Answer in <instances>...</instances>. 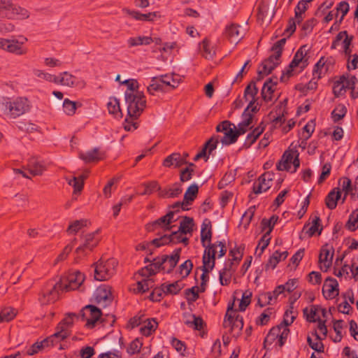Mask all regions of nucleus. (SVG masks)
Returning <instances> with one entry per match:
<instances>
[{
  "instance_id": "nucleus-1",
  "label": "nucleus",
  "mask_w": 358,
  "mask_h": 358,
  "mask_svg": "<svg viewBox=\"0 0 358 358\" xmlns=\"http://www.w3.org/2000/svg\"><path fill=\"white\" fill-rule=\"evenodd\" d=\"M31 106L27 99L18 97L13 101L8 98L0 100V115L10 118H16L30 110Z\"/></svg>"
},
{
  "instance_id": "nucleus-2",
  "label": "nucleus",
  "mask_w": 358,
  "mask_h": 358,
  "mask_svg": "<svg viewBox=\"0 0 358 358\" xmlns=\"http://www.w3.org/2000/svg\"><path fill=\"white\" fill-rule=\"evenodd\" d=\"M233 306L234 303L228 306L223 322V327L233 337H237L243 329V317L239 315H235L236 310L233 309Z\"/></svg>"
},
{
  "instance_id": "nucleus-3",
  "label": "nucleus",
  "mask_w": 358,
  "mask_h": 358,
  "mask_svg": "<svg viewBox=\"0 0 358 358\" xmlns=\"http://www.w3.org/2000/svg\"><path fill=\"white\" fill-rule=\"evenodd\" d=\"M125 101L127 104V114L129 117L138 118L146 106V99L144 94L136 92L131 94H124Z\"/></svg>"
},
{
  "instance_id": "nucleus-4",
  "label": "nucleus",
  "mask_w": 358,
  "mask_h": 358,
  "mask_svg": "<svg viewBox=\"0 0 358 358\" xmlns=\"http://www.w3.org/2000/svg\"><path fill=\"white\" fill-rule=\"evenodd\" d=\"M117 265V262L113 258L106 261L101 259L95 264L94 278L99 281L110 279L115 273Z\"/></svg>"
},
{
  "instance_id": "nucleus-5",
  "label": "nucleus",
  "mask_w": 358,
  "mask_h": 358,
  "mask_svg": "<svg viewBox=\"0 0 358 358\" xmlns=\"http://www.w3.org/2000/svg\"><path fill=\"white\" fill-rule=\"evenodd\" d=\"M85 280L84 275L78 271H74L68 274V275L58 282L59 288H63L66 291H71L79 289L83 292L85 288L83 283Z\"/></svg>"
},
{
  "instance_id": "nucleus-6",
  "label": "nucleus",
  "mask_w": 358,
  "mask_h": 358,
  "mask_svg": "<svg viewBox=\"0 0 358 358\" xmlns=\"http://www.w3.org/2000/svg\"><path fill=\"white\" fill-rule=\"evenodd\" d=\"M306 48V45L301 47L295 53L287 69L285 72L282 73L280 78L282 81L285 80L286 77L288 79L292 75V71L294 68L299 67L301 69H303L308 66V57H307V50Z\"/></svg>"
},
{
  "instance_id": "nucleus-7",
  "label": "nucleus",
  "mask_w": 358,
  "mask_h": 358,
  "mask_svg": "<svg viewBox=\"0 0 358 358\" xmlns=\"http://www.w3.org/2000/svg\"><path fill=\"white\" fill-rule=\"evenodd\" d=\"M299 154L297 150H289L284 152L281 160L277 164L278 171H290L291 164L294 166V170L291 172H295L300 166L299 159Z\"/></svg>"
},
{
  "instance_id": "nucleus-8",
  "label": "nucleus",
  "mask_w": 358,
  "mask_h": 358,
  "mask_svg": "<svg viewBox=\"0 0 358 358\" xmlns=\"http://www.w3.org/2000/svg\"><path fill=\"white\" fill-rule=\"evenodd\" d=\"M289 334V329L286 327V324H280L270 330L264 342L271 343L276 341V344L282 347L285 343Z\"/></svg>"
},
{
  "instance_id": "nucleus-9",
  "label": "nucleus",
  "mask_w": 358,
  "mask_h": 358,
  "mask_svg": "<svg viewBox=\"0 0 358 358\" xmlns=\"http://www.w3.org/2000/svg\"><path fill=\"white\" fill-rule=\"evenodd\" d=\"M174 210L169 211L166 215L146 225L147 230L148 231H154L157 229H162L164 231L171 230L172 229L171 224L176 220V219L174 218Z\"/></svg>"
},
{
  "instance_id": "nucleus-10",
  "label": "nucleus",
  "mask_w": 358,
  "mask_h": 358,
  "mask_svg": "<svg viewBox=\"0 0 358 358\" xmlns=\"http://www.w3.org/2000/svg\"><path fill=\"white\" fill-rule=\"evenodd\" d=\"M55 84L61 85L69 87L83 88L85 86V82L81 78H77L69 71H64L57 76Z\"/></svg>"
},
{
  "instance_id": "nucleus-11",
  "label": "nucleus",
  "mask_w": 358,
  "mask_h": 358,
  "mask_svg": "<svg viewBox=\"0 0 358 358\" xmlns=\"http://www.w3.org/2000/svg\"><path fill=\"white\" fill-rule=\"evenodd\" d=\"M83 243L76 250V258H82L98 244V239L95 237V233H90L83 236Z\"/></svg>"
},
{
  "instance_id": "nucleus-12",
  "label": "nucleus",
  "mask_w": 358,
  "mask_h": 358,
  "mask_svg": "<svg viewBox=\"0 0 358 358\" xmlns=\"http://www.w3.org/2000/svg\"><path fill=\"white\" fill-rule=\"evenodd\" d=\"M182 235L184 234H180V231L178 230L176 231L172 232L171 235L165 234L160 238H155L152 240L151 243L157 248L171 242L174 243H183L187 245L188 243V238L182 236Z\"/></svg>"
},
{
  "instance_id": "nucleus-13",
  "label": "nucleus",
  "mask_w": 358,
  "mask_h": 358,
  "mask_svg": "<svg viewBox=\"0 0 358 358\" xmlns=\"http://www.w3.org/2000/svg\"><path fill=\"white\" fill-rule=\"evenodd\" d=\"M101 315L100 309L93 305H87L82 310V317L87 321L86 326L93 328Z\"/></svg>"
},
{
  "instance_id": "nucleus-14",
  "label": "nucleus",
  "mask_w": 358,
  "mask_h": 358,
  "mask_svg": "<svg viewBox=\"0 0 358 358\" xmlns=\"http://www.w3.org/2000/svg\"><path fill=\"white\" fill-rule=\"evenodd\" d=\"M273 173L272 172H266L260 176L258 180L254 182L252 192L255 194H259L267 191L271 187Z\"/></svg>"
},
{
  "instance_id": "nucleus-15",
  "label": "nucleus",
  "mask_w": 358,
  "mask_h": 358,
  "mask_svg": "<svg viewBox=\"0 0 358 358\" xmlns=\"http://www.w3.org/2000/svg\"><path fill=\"white\" fill-rule=\"evenodd\" d=\"M210 249H208V251L206 252V256L203 255V266H202V271L203 273L201 276V287L200 291L204 292L206 289V282L208 280V273L212 271L214 268V259H212V257L210 256Z\"/></svg>"
},
{
  "instance_id": "nucleus-16",
  "label": "nucleus",
  "mask_w": 358,
  "mask_h": 358,
  "mask_svg": "<svg viewBox=\"0 0 358 358\" xmlns=\"http://www.w3.org/2000/svg\"><path fill=\"white\" fill-rule=\"evenodd\" d=\"M96 301L100 306L106 307L110 305L113 300L112 288L108 285H102L97 288L96 292Z\"/></svg>"
},
{
  "instance_id": "nucleus-17",
  "label": "nucleus",
  "mask_w": 358,
  "mask_h": 358,
  "mask_svg": "<svg viewBox=\"0 0 358 358\" xmlns=\"http://www.w3.org/2000/svg\"><path fill=\"white\" fill-rule=\"evenodd\" d=\"M59 285L57 283L50 288L45 289L39 298L42 305H47L55 302L59 297Z\"/></svg>"
},
{
  "instance_id": "nucleus-18",
  "label": "nucleus",
  "mask_w": 358,
  "mask_h": 358,
  "mask_svg": "<svg viewBox=\"0 0 358 358\" xmlns=\"http://www.w3.org/2000/svg\"><path fill=\"white\" fill-rule=\"evenodd\" d=\"M333 255V248H329L328 245H324L322 248L319 256V262L320 264V268L322 271H327L331 266Z\"/></svg>"
},
{
  "instance_id": "nucleus-19",
  "label": "nucleus",
  "mask_w": 358,
  "mask_h": 358,
  "mask_svg": "<svg viewBox=\"0 0 358 358\" xmlns=\"http://www.w3.org/2000/svg\"><path fill=\"white\" fill-rule=\"evenodd\" d=\"M258 92V88L255 82H251L245 89L243 98L249 102L247 107L251 108L252 112L257 110V106L255 104L256 96Z\"/></svg>"
},
{
  "instance_id": "nucleus-20",
  "label": "nucleus",
  "mask_w": 358,
  "mask_h": 358,
  "mask_svg": "<svg viewBox=\"0 0 358 358\" xmlns=\"http://www.w3.org/2000/svg\"><path fill=\"white\" fill-rule=\"evenodd\" d=\"M0 48L9 52L20 55L26 53V50L22 48V44L17 41H10L0 38Z\"/></svg>"
},
{
  "instance_id": "nucleus-21",
  "label": "nucleus",
  "mask_w": 358,
  "mask_h": 358,
  "mask_svg": "<svg viewBox=\"0 0 358 358\" xmlns=\"http://www.w3.org/2000/svg\"><path fill=\"white\" fill-rule=\"evenodd\" d=\"M203 255L206 256L208 249L210 252V256L214 259V265L215 264V255L219 252L218 257H223L227 252V247L224 241H217L214 243H208L205 247Z\"/></svg>"
},
{
  "instance_id": "nucleus-22",
  "label": "nucleus",
  "mask_w": 358,
  "mask_h": 358,
  "mask_svg": "<svg viewBox=\"0 0 358 358\" xmlns=\"http://www.w3.org/2000/svg\"><path fill=\"white\" fill-rule=\"evenodd\" d=\"M322 293L326 299H334L338 295V283L334 278H328L322 287Z\"/></svg>"
},
{
  "instance_id": "nucleus-23",
  "label": "nucleus",
  "mask_w": 358,
  "mask_h": 358,
  "mask_svg": "<svg viewBox=\"0 0 358 358\" xmlns=\"http://www.w3.org/2000/svg\"><path fill=\"white\" fill-rule=\"evenodd\" d=\"M166 259L163 258V255L161 257L155 258L153 262L142 268L140 271L141 275H153L157 273L159 271L162 270L164 267V261Z\"/></svg>"
},
{
  "instance_id": "nucleus-24",
  "label": "nucleus",
  "mask_w": 358,
  "mask_h": 358,
  "mask_svg": "<svg viewBox=\"0 0 358 358\" xmlns=\"http://www.w3.org/2000/svg\"><path fill=\"white\" fill-rule=\"evenodd\" d=\"M235 263L229 260L225 263L224 267L220 271L219 280L222 285H227L231 280V276L235 271Z\"/></svg>"
},
{
  "instance_id": "nucleus-25",
  "label": "nucleus",
  "mask_w": 358,
  "mask_h": 358,
  "mask_svg": "<svg viewBox=\"0 0 358 358\" xmlns=\"http://www.w3.org/2000/svg\"><path fill=\"white\" fill-rule=\"evenodd\" d=\"M280 57H277L275 52L268 59H265L262 64V69H259V74L268 75L280 63Z\"/></svg>"
},
{
  "instance_id": "nucleus-26",
  "label": "nucleus",
  "mask_w": 358,
  "mask_h": 358,
  "mask_svg": "<svg viewBox=\"0 0 358 358\" xmlns=\"http://www.w3.org/2000/svg\"><path fill=\"white\" fill-rule=\"evenodd\" d=\"M71 334V331H67L66 329H64V327H61L59 324L56 328V331L55 334L48 337L47 338L43 340V343L48 345V346L54 345L55 343L60 342L67 337H69Z\"/></svg>"
},
{
  "instance_id": "nucleus-27",
  "label": "nucleus",
  "mask_w": 358,
  "mask_h": 358,
  "mask_svg": "<svg viewBox=\"0 0 358 358\" xmlns=\"http://www.w3.org/2000/svg\"><path fill=\"white\" fill-rule=\"evenodd\" d=\"M181 248L176 249L171 255H163L164 261V267L163 271L166 273H171L177 265L181 253Z\"/></svg>"
},
{
  "instance_id": "nucleus-28",
  "label": "nucleus",
  "mask_w": 358,
  "mask_h": 358,
  "mask_svg": "<svg viewBox=\"0 0 358 358\" xmlns=\"http://www.w3.org/2000/svg\"><path fill=\"white\" fill-rule=\"evenodd\" d=\"M232 126L233 127H230L229 129L224 133V136L220 140L223 145L234 143L240 135L244 134V131L242 129H238L234 124H232Z\"/></svg>"
},
{
  "instance_id": "nucleus-29",
  "label": "nucleus",
  "mask_w": 358,
  "mask_h": 358,
  "mask_svg": "<svg viewBox=\"0 0 358 358\" xmlns=\"http://www.w3.org/2000/svg\"><path fill=\"white\" fill-rule=\"evenodd\" d=\"M186 164H187V162L185 158H183L178 152L172 153L166 157L163 162V166L168 168L171 166L178 168Z\"/></svg>"
},
{
  "instance_id": "nucleus-30",
  "label": "nucleus",
  "mask_w": 358,
  "mask_h": 358,
  "mask_svg": "<svg viewBox=\"0 0 358 358\" xmlns=\"http://www.w3.org/2000/svg\"><path fill=\"white\" fill-rule=\"evenodd\" d=\"M27 169L34 176H41L46 169L45 165L36 158H31L27 165Z\"/></svg>"
},
{
  "instance_id": "nucleus-31",
  "label": "nucleus",
  "mask_w": 358,
  "mask_h": 358,
  "mask_svg": "<svg viewBox=\"0 0 358 358\" xmlns=\"http://www.w3.org/2000/svg\"><path fill=\"white\" fill-rule=\"evenodd\" d=\"M276 88V83L273 82L271 79H268L263 85L262 89V99L266 101H271L273 98V93Z\"/></svg>"
},
{
  "instance_id": "nucleus-32",
  "label": "nucleus",
  "mask_w": 358,
  "mask_h": 358,
  "mask_svg": "<svg viewBox=\"0 0 358 358\" xmlns=\"http://www.w3.org/2000/svg\"><path fill=\"white\" fill-rule=\"evenodd\" d=\"M162 85L171 87L172 89L178 86L182 80L180 76L176 73L166 74L159 76Z\"/></svg>"
},
{
  "instance_id": "nucleus-33",
  "label": "nucleus",
  "mask_w": 358,
  "mask_h": 358,
  "mask_svg": "<svg viewBox=\"0 0 358 358\" xmlns=\"http://www.w3.org/2000/svg\"><path fill=\"white\" fill-rule=\"evenodd\" d=\"M241 27L237 24H232L226 27L225 34L231 43H237L243 36V33L240 32Z\"/></svg>"
},
{
  "instance_id": "nucleus-34",
  "label": "nucleus",
  "mask_w": 358,
  "mask_h": 358,
  "mask_svg": "<svg viewBox=\"0 0 358 358\" xmlns=\"http://www.w3.org/2000/svg\"><path fill=\"white\" fill-rule=\"evenodd\" d=\"M154 40L150 36H138L130 37L127 41V48H132L143 45H150Z\"/></svg>"
},
{
  "instance_id": "nucleus-35",
  "label": "nucleus",
  "mask_w": 358,
  "mask_h": 358,
  "mask_svg": "<svg viewBox=\"0 0 358 358\" xmlns=\"http://www.w3.org/2000/svg\"><path fill=\"white\" fill-rule=\"evenodd\" d=\"M15 5L11 0H0V15L11 20Z\"/></svg>"
},
{
  "instance_id": "nucleus-36",
  "label": "nucleus",
  "mask_w": 358,
  "mask_h": 358,
  "mask_svg": "<svg viewBox=\"0 0 358 358\" xmlns=\"http://www.w3.org/2000/svg\"><path fill=\"white\" fill-rule=\"evenodd\" d=\"M308 310L307 308L303 310L304 314L307 315V320L311 322H315L318 321V320H320V313H321L324 317H326L327 314L326 310L324 308L315 306H313L310 308L309 310V313H308Z\"/></svg>"
},
{
  "instance_id": "nucleus-37",
  "label": "nucleus",
  "mask_w": 358,
  "mask_h": 358,
  "mask_svg": "<svg viewBox=\"0 0 358 358\" xmlns=\"http://www.w3.org/2000/svg\"><path fill=\"white\" fill-rule=\"evenodd\" d=\"M341 192L339 188H334L326 196L325 203L327 207L333 210L336 208L337 202L341 198Z\"/></svg>"
},
{
  "instance_id": "nucleus-38",
  "label": "nucleus",
  "mask_w": 358,
  "mask_h": 358,
  "mask_svg": "<svg viewBox=\"0 0 358 358\" xmlns=\"http://www.w3.org/2000/svg\"><path fill=\"white\" fill-rule=\"evenodd\" d=\"M79 157L85 163L96 162L102 159V154L99 149L94 148L86 152H80Z\"/></svg>"
},
{
  "instance_id": "nucleus-39",
  "label": "nucleus",
  "mask_w": 358,
  "mask_h": 358,
  "mask_svg": "<svg viewBox=\"0 0 358 358\" xmlns=\"http://www.w3.org/2000/svg\"><path fill=\"white\" fill-rule=\"evenodd\" d=\"M212 237L211 224L208 220H205L201 225V241L203 247H205L208 244L206 241L210 243Z\"/></svg>"
},
{
  "instance_id": "nucleus-40",
  "label": "nucleus",
  "mask_w": 358,
  "mask_h": 358,
  "mask_svg": "<svg viewBox=\"0 0 358 358\" xmlns=\"http://www.w3.org/2000/svg\"><path fill=\"white\" fill-rule=\"evenodd\" d=\"M288 255V252L287 251L279 252L278 251H275L273 255L269 258L267 264H266V268L268 269L269 268L273 269L275 268L277 264L281 261L284 260L287 258Z\"/></svg>"
},
{
  "instance_id": "nucleus-41",
  "label": "nucleus",
  "mask_w": 358,
  "mask_h": 358,
  "mask_svg": "<svg viewBox=\"0 0 358 358\" xmlns=\"http://www.w3.org/2000/svg\"><path fill=\"white\" fill-rule=\"evenodd\" d=\"M146 277L136 283V291L141 293H145L155 285V281L152 278H150L151 275H144Z\"/></svg>"
},
{
  "instance_id": "nucleus-42",
  "label": "nucleus",
  "mask_w": 358,
  "mask_h": 358,
  "mask_svg": "<svg viewBox=\"0 0 358 358\" xmlns=\"http://www.w3.org/2000/svg\"><path fill=\"white\" fill-rule=\"evenodd\" d=\"M251 110V108L247 107L242 115V120L238 124V129H242L244 131V134L247 131L248 128L252 122L253 115L250 113L249 110Z\"/></svg>"
},
{
  "instance_id": "nucleus-43",
  "label": "nucleus",
  "mask_w": 358,
  "mask_h": 358,
  "mask_svg": "<svg viewBox=\"0 0 358 358\" xmlns=\"http://www.w3.org/2000/svg\"><path fill=\"white\" fill-rule=\"evenodd\" d=\"M107 108L109 113L113 115L115 117H122V114L118 99L115 97L110 98L107 103Z\"/></svg>"
},
{
  "instance_id": "nucleus-44",
  "label": "nucleus",
  "mask_w": 358,
  "mask_h": 358,
  "mask_svg": "<svg viewBox=\"0 0 358 358\" xmlns=\"http://www.w3.org/2000/svg\"><path fill=\"white\" fill-rule=\"evenodd\" d=\"M157 327V322L155 319H147L143 325L140 328L141 333L146 336H150Z\"/></svg>"
},
{
  "instance_id": "nucleus-45",
  "label": "nucleus",
  "mask_w": 358,
  "mask_h": 358,
  "mask_svg": "<svg viewBox=\"0 0 358 358\" xmlns=\"http://www.w3.org/2000/svg\"><path fill=\"white\" fill-rule=\"evenodd\" d=\"M87 177V174L81 175L78 177H73L71 179L68 180V184L73 186L74 188L73 194L79 193L81 192L83 187L84 180Z\"/></svg>"
},
{
  "instance_id": "nucleus-46",
  "label": "nucleus",
  "mask_w": 358,
  "mask_h": 358,
  "mask_svg": "<svg viewBox=\"0 0 358 358\" xmlns=\"http://www.w3.org/2000/svg\"><path fill=\"white\" fill-rule=\"evenodd\" d=\"M199 191V187L196 184L190 185L184 195V203H188L189 205L194 200Z\"/></svg>"
},
{
  "instance_id": "nucleus-47",
  "label": "nucleus",
  "mask_w": 358,
  "mask_h": 358,
  "mask_svg": "<svg viewBox=\"0 0 358 358\" xmlns=\"http://www.w3.org/2000/svg\"><path fill=\"white\" fill-rule=\"evenodd\" d=\"M81 103L65 99L63 102V110L65 114L72 116L76 113L78 106H80Z\"/></svg>"
},
{
  "instance_id": "nucleus-48",
  "label": "nucleus",
  "mask_w": 358,
  "mask_h": 358,
  "mask_svg": "<svg viewBox=\"0 0 358 358\" xmlns=\"http://www.w3.org/2000/svg\"><path fill=\"white\" fill-rule=\"evenodd\" d=\"M264 129L265 127L263 122H262L257 127H256L251 133L247 136L246 143L248 144V147H250L256 141L258 137L263 133Z\"/></svg>"
},
{
  "instance_id": "nucleus-49",
  "label": "nucleus",
  "mask_w": 358,
  "mask_h": 358,
  "mask_svg": "<svg viewBox=\"0 0 358 358\" xmlns=\"http://www.w3.org/2000/svg\"><path fill=\"white\" fill-rule=\"evenodd\" d=\"M313 335L315 336V341H313L309 336L307 338L309 346L317 352H323L324 345L321 341L322 338L320 337L316 331L313 334Z\"/></svg>"
},
{
  "instance_id": "nucleus-50",
  "label": "nucleus",
  "mask_w": 358,
  "mask_h": 358,
  "mask_svg": "<svg viewBox=\"0 0 358 358\" xmlns=\"http://www.w3.org/2000/svg\"><path fill=\"white\" fill-rule=\"evenodd\" d=\"M200 51L202 55L207 59H213L215 54V50L210 48L209 41L205 38L200 45Z\"/></svg>"
},
{
  "instance_id": "nucleus-51",
  "label": "nucleus",
  "mask_w": 358,
  "mask_h": 358,
  "mask_svg": "<svg viewBox=\"0 0 358 358\" xmlns=\"http://www.w3.org/2000/svg\"><path fill=\"white\" fill-rule=\"evenodd\" d=\"M13 15L11 20H25L29 17L30 13L26 8L15 4Z\"/></svg>"
},
{
  "instance_id": "nucleus-52",
  "label": "nucleus",
  "mask_w": 358,
  "mask_h": 358,
  "mask_svg": "<svg viewBox=\"0 0 358 358\" xmlns=\"http://www.w3.org/2000/svg\"><path fill=\"white\" fill-rule=\"evenodd\" d=\"M308 3L306 2L305 0L300 1L297 6L295 8V19L297 21L298 24L300 23L303 20L302 14L306 12V10L308 9Z\"/></svg>"
},
{
  "instance_id": "nucleus-53",
  "label": "nucleus",
  "mask_w": 358,
  "mask_h": 358,
  "mask_svg": "<svg viewBox=\"0 0 358 358\" xmlns=\"http://www.w3.org/2000/svg\"><path fill=\"white\" fill-rule=\"evenodd\" d=\"M285 291V288L282 285H279L272 292H267L263 294L262 297L264 298V299H268V303H271L273 299L276 300Z\"/></svg>"
},
{
  "instance_id": "nucleus-54",
  "label": "nucleus",
  "mask_w": 358,
  "mask_h": 358,
  "mask_svg": "<svg viewBox=\"0 0 358 358\" xmlns=\"http://www.w3.org/2000/svg\"><path fill=\"white\" fill-rule=\"evenodd\" d=\"M182 284L177 281L169 285L163 284L162 291L164 293H166V294H176L182 289Z\"/></svg>"
},
{
  "instance_id": "nucleus-55",
  "label": "nucleus",
  "mask_w": 358,
  "mask_h": 358,
  "mask_svg": "<svg viewBox=\"0 0 358 358\" xmlns=\"http://www.w3.org/2000/svg\"><path fill=\"white\" fill-rule=\"evenodd\" d=\"M193 219L185 217L184 219L180 222L178 230L180 234H187L192 231Z\"/></svg>"
},
{
  "instance_id": "nucleus-56",
  "label": "nucleus",
  "mask_w": 358,
  "mask_h": 358,
  "mask_svg": "<svg viewBox=\"0 0 358 358\" xmlns=\"http://www.w3.org/2000/svg\"><path fill=\"white\" fill-rule=\"evenodd\" d=\"M15 315L16 313L13 308L10 307L5 308L0 312V322H10Z\"/></svg>"
},
{
  "instance_id": "nucleus-57",
  "label": "nucleus",
  "mask_w": 358,
  "mask_h": 358,
  "mask_svg": "<svg viewBox=\"0 0 358 358\" xmlns=\"http://www.w3.org/2000/svg\"><path fill=\"white\" fill-rule=\"evenodd\" d=\"M163 90V85H162L159 77H154L151 80V83L147 87V91L148 92L151 94L154 95L155 92L158 91H162Z\"/></svg>"
},
{
  "instance_id": "nucleus-58",
  "label": "nucleus",
  "mask_w": 358,
  "mask_h": 358,
  "mask_svg": "<svg viewBox=\"0 0 358 358\" xmlns=\"http://www.w3.org/2000/svg\"><path fill=\"white\" fill-rule=\"evenodd\" d=\"M122 85H125L127 86V90L125 92V94H136V92H141L138 91L139 85L136 80L135 79H128L121 83Z\"/></svg>"
},
{
  "instance_id": "nucleus-59",
  "label": "nucleus",
  "mask_w": 358,
  "mask_h": 358,
  "mask_svg": "<svg viewBox=\"0 0 358 358\" xmlns=\"http://www.w3.org/2000/svg\"><path fill=\"white\" fill-rule=\"evenodd\" d=\"M346 113V107L343 104H338L331 113L334 121H339L340 120L345 117Z\"/></svg>"
},
{
  "instance_id": "nucleus-60",
  "label": "nucleus",
  "mask_w": 358,
  "mask_h": 358,
  "mask_svg": "<svg viewBox=\"0 0 358 358\" xmlns=\"http://www.w3.org/2000/svg\"><path fill=\"white\" fill-rule=\"evenodd\" d=\"M182 192V189L181 185L178 183H176L173 185L172 187L164 190V193L163 196L169 197V198H175L178 196Z\"/></svg>"
},
{
  "instance_id": "nucleus-61",
  "label": "nucleus",
  "mask_w": 358,
  "mask_h": 358,
  "mask_svg": "<svg viewBox=\"0 0 358 358\" xmlns=\"http://www.w3.org/2000/svg\"><path fill=\"white\" fill-rule=\"evenodd\" d=\"M343 80H345V76H341L339 80H336L334 83L333 92L336 96H339L340 95H342L343 94H344L345 91Z\"/></svg>"
},
{
  "instance_id": "nucleus-62",
  "label": "nucleus",
  "mask_w": 358,
  "mask_h": 358,
  "mask_svg": "<svg viewBox=\"0 0 358 358\" xmlns=\"http://www.w3.org/2000/svg\"><path fill=\"white\" fill-rule=\"evenodd\" d=\"M87 224V220H76L69 226L67 231L69 234H76L83 227H85Z\"/></svg>"
},
{
  "instance_id": "nucleus-63",
  "label": "nucleus",
  "mask_w": 358,
  "mask_h": 358,
  "mask_svg": "<svg viewBox=\"0 0 358 358\" xmlns=\"http://www.w3.org/2000/svg\"><path fill=\"white\" fill-rule=\"evenodd\" d=\"M320 218L319 216H315L312 221V225L307 231L309 236H313L316 232L320 234L322 230V227H320Z\"/></svg>"
},
{
  "instance_id": "nucleus-64",
  "label": "nucleus",
  "mask_w": 358,
  "mask_h": 358,
  "mask_svg": "<svg viewBox=\"0 0 358 358\" xmlns=\"http://www.w3.org/2000/svg\"><path fill=\"white\" fill-rule=\"evenodd\" d=\"M346 227L352 231H355L358 228V210L355 211L349 217L346 224Z\"/></svg>"
}]
</instances>
